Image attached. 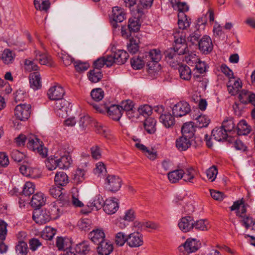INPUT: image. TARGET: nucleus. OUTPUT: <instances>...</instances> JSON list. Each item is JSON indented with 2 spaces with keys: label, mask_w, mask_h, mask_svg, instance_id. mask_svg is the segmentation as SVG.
I'll use <instances>...</instances> for the list:
<instances>
[{
  "label": "nucleus",
  "mask_w": 255,
  "mask_h": 255,
  "mask_svg": "<svg viewBox=\"0 0 255 255\" xmlns=\"http://www.w3.org/2000/svg\"><path fill=\"white\" fill-rule=\"evenodd\" d=\"M143 57L145 59L146 66L148 67V72L150 73H156L161 70L159 61L161 59L162 55L161 51L159 49H153L149 52L143 54Z\"/></svg>",
  "instance_id": "obj_1"
},
{
  "label": "nucleus",
  "mask_w": 255,
  "mask_h": 255,
  "mask_svg": "<svg viewBox=\"0 0 255 255\" xmlns=\"http://www.w3.org/2000/svg\"><path fill=\"white\" fill-rule=\"evenodd\" d=\"M93 108L100 113H107L110 118L115 121H119L123 113L120 105L112 104L109 106L107 104L100 105L97 103H90Z\"/></svg>",
  "instance_id": "obj_2"
},
{
  "label": "nucleus",
  "mask_w": 255,
  "mask_h": 255,
  "mask_svg": "<svg viewBox=\"0 0 255 255\" xmlns=\"http://www.w3.org/2000/svg\"><path fill=\"white\" fill-rule=\"evenodd\" d=\"M187 29L179 28L175 30L173 33L175 45L173 48L175 52L179 55L186 54L188 51V48L186 40L185 30Z\"/></svg>",
  "instance_id": "obj_3"
},
{
  "label": "nucleus",
  "mask_w": 255,
  "mask_h": 255,
  "mask_svg": "<svg viewBox=\"0 0 255 255\" xmlns=\"http://www.w3.org/2000/svg\"><path fill=\"white\" fill-rule=\"evenodd\" d=\"M177 8L179 11L178 14V24L179 28L187 29L191 24V19L185 14L189 10L188 6L185 2H178L176 4Z\"/></svg>",
  "instance_id": "obj_4"
},
{
  "label": "nucleus",
  "mask_w": 255,
  "mask_h": 255,
  "mask_svg": "<svg viewBox=\"0 0 255 255\" xmlns=\"http://www.w3.org/2000/svg\"><path fill=\"white\" fill-rule=\"evenodd\" d=\"M140 19L138 17H133L129 19L128 25V29L126 26H123L121 28L122 35L124 37L129 38L131 37L132 32H138L140 27Z\"/></svg>",
  "instance_id": "obj_5"
},
{
  "label": "nucleus",
  "mask_w": 255,
  "mask_h": 255,
  "mask_svg": "<svg viewBox=\"0 0 255 255\" xmlns=\"http://www.w3.org/2000/svg\"><path fill=\"white\" fill-rule=\"evenodd\" d=\"M27 147L30 150L37 152L42 157L46 155V149L44 148L42 142L33 134H31L28 136Z\"/></svg>",
  "instance_id": "obj_6"
},
{
  "label": "nucleus",
  "mask_w": 255,
  "mask_h": 255,
  "mask_svg": "<svg viewBox=\"0 0 255 255\" xmlns=\"http://www.w3.org/2000/svg\"><path fill=\"white\" fill-rule=\"evenodd\" d=\"M126 12L122 8L118 6L113 8L112 13L110 16V23L114 29L120 27L119 23L126 19Z\"/></svg>",
  "instance_id": "obj_7"
},
{
  "label": "nucleus",
  "mask_w": 255,
  "mask_h": 255,
  "mask_svg": "<svg viewBox=\"0 0 255 255\" xmlns=\"http://www.w3.org/2000/svg\"><path fill=\"white\" fill-rule=\"evenodd\" d=\"M31 105L27 104H20L14 109V115L16 118L20 120L24 121L28 119L31 113Z\"/></svg>",
  "instance_id": "obj_8"
},
{
  "label": "nucleus",
  "mask_w": 255,
  "mask_h": 255,
  "mask_svg": "<svg viewBox=\"0 0 255 255\" xmlns=\"http://www.w3.org/2000/svg\"><path fill=\"white\" fill-rule=\"evenodd\" d=\"M191 111V107L188 103L185 101H180L176 104L172 108V113L174 116L181 117L186 116Z\"/></svg>",
  "instance_id": "obj_9"
},
{
  "label": "nucleus",
  "mask_w": 255,
  "mask_h": 255,
  "mask_svg": "<svg viewBox=\"0 0 255 255\" xmlns=\"http://www.w3.org/2000/svg\"><path fill=\"white\" fill-rule=\"evenodd\" d=\"M105 185L108 190L115 192L120 189L122 185V179L119 176L114 175H109L106 178Z\"/></svg>",
  "instance_id": "obj_10"
},
{
  "label": "nucleus",
  "mask_w": 255,
  "mask_h": 255,
  "mask_svg": "<svg viewBox=\"0 0 255 255\" xmlns=\"http://www.w3.org/2000/svg\"><path fill=\"white\" fill-rule=\"evenodd\" d=\"M33 220L38 224H44L49 222L51 217L48 211L35 209L32 214Z\"/></svg>",
  "instance_id": "obj_11"
},
{
  "label": "nucleus",
  "mask_w": 255,
  "mask_h": 255,
  "mask_svg": "<svg viewBox=\"0 0 255 255\" xmlns=\"http://www.w3.org/2000/svg\"><path fill=\"white\" fill-rule=\"evenodd\" d=\"M200 247V243L195 239H188L183 244L178 247L181 252L185 251L188 253L196 252Z\"/></svg>",
  "instance_id": "obj_12"
},
{
  "label": "nucleus",
  "mask_w": 255,
  "mask_h": 255,
  "mask_svg": "<svg viewBox=\"0 0 255 255\" xmlns=\"http://www.w3.org/2000/svg\"><path fill=\"white\" fill-rule=\"evenodd\" d=\"M70 103L64 99L56 101L55 104L54 110L59 117H64L69 111Z\"/></svg>",
  "instance_id": "obj_13"
},
{
  "label": "nucleus",
  "mask_w": 255,
  "mask_h": 255,
  "mask_svg": "<svg viewBox=\"0 0 255 255\" xmlns=\"http://www.w3.org/2000/svg\"><path fill=\"white\" fill-rule=\"evenodd\" d=\"M199 49L204 54H209L213 50V45L211 38L204 35L198 42Z\"/></svg>",
  "instance_id": "obj_14"
},
{
  "label": "nucleus",
  "mask_w": 255,
  "mask_h": 255,
  "mask_svg": "<svg viewBox=\"0 0 255 255\" xmlns=\"http://www.w3.org/2000/svg\"><path fill=\"white\" fill-rule=\"evenodd\" d=\"M143 243L142 235L138 232H134L128 236L127 243L131 248L141 246Z\"/></svg>",
  "instance_id": "obj_15"
},
{
  "label": "nucleus",
  "mask_w": 255,
  "mask_h": 255,
  "mask_svg": "<svg viewBox=\"0 0 255 255\" xmlns=\"http://www.w3.org/2000/svg\"><path fill=\"white\" fill-rule=\"evenodd\" d=\"M188 63L189 65L194 64L195 70L199 74H203L206 71V64L205 62L201 61L195 54L191 56L188 60Z\"/></svg>",
  "instance_id": "obj_16"
},
{
  "label": "nucleus",
  "mask_w": 255,
  "mask_h": 255,
  "mask_svg": "<svg viewBox=\"0 0 255 255\" xmlns=\"http://www.w3.org/2000/svg\"><path fill=\"white\" fill-rule=\"evenodd\" d=\"M64 94V90L60 86L51 87L48 91L47 95L51 100H59L62 99Z\"/></svg>",
  "instance_id": "obj_17"
},
{
  "label": "nucleus",
  "mask_w": 255,
  "mask_h": 255,
  "mask_svg": "<svg viewBox=\"0 0 255 255\" xmlns=\"http://www.w3.org/2000/svg\"><path fill=\"white\" fill-rule=\"evenodd\" d=\"M195 221L193 218L190 216L183 217L178 223L179 228L184 232L190 231L194 228Z\"/></svg>",
  "instance_id": "obj_18"
},
{
  "label": "nucleus",
  "mask_w": 255,
  "mask_h": 255,
  "mask_svg": "<svg viewBox=\"0 0 255 255\" xmlns=\"http://www.w3.org/2000/svg\"><path fill=\"white\" fill-rule=\"evenodd\" d=\"M179 56L175 50L172 49H168L165 52V58L172 67H175L179 64L181 61Z\"/></svg>",
  "instance_id": "obj_19"
},
{
  "label": "nucleus",
  "mask_w": 255,
  "mask_h": 255,
  "mask_svg": "<svg viewBox=\"0 0 255 255\" xmlns=\"http://www.w3.org/2000/svg\"><path fill=\"white\" fill-rule=\"evenodd\" d=\"M34 53V60L38 61L41 65H47L48 66H52L53 61L50 56L46 53H42L38 50H35Z\"/></svg>",
  "instance_id": "obj_20"
},
{
  "label": "nucleus",
  "mask_w": 255,
  "mask_h": 255,
  "mask_svg": "<svg viewBox=\"0 0 255 255\" xmlns=\"http://www.w3.org/2000/svg\"><path fill=\"white\" fill-rule=\"evenodd\" d=\"M239 99L242 103H251L255 106V94L251 92L242 90L239 94Z\"/></svg>",
  "instance_id": "obj_21"
},
{
  "label": "nucleus",
  "mask_w": 255,
  "mask_h": 255,
  "mask_svg": "<svg viewBox=\"0 0 255 255\" xmlns=\"http://www.w3.org/2000/svg\"><path fill=\"white\" fill-rule=\"evenodd\" d=\"M97 248V252L101 255H109L113 251L112 244L108 241L104 240L98 244Z\"/></svg>",
  "instance_id": "obj_22"
},
{
  "label": "nucleus",
  "mask_w": 255,
  "mask_h": 255,
  "mask_svg": "<svg viewBox=\"0 0 255 255\" xmlns=\"http://www.w3.org/2000/svg\"><path fill=\"white\" fill-rule=\"evenodd\" d=\"M119 209V205L117 201L114 200V198L107 199L103 206L104 211L108 214H113L115 213Z\"/></svg>",
  "instance_id": "obj_23"
},
{
  "label": "nucleus",
  "mask_w": 255,
  "mask_h": 255,
  "mask_svg": "<svg viewBox=\"0 0 255 255\" xmlns=\"http://www.w3.org/2000/svg\"><path fill=\"white\" fill-rule=\"evenodd\" d=\"M57 161V165L61 169H67L69 167L71 162V158L68 152L64 154L59 158L55 157Z\"/></svg>",
  "instance_id": "obj_24"
},
{
  "label": "nucleus",
  "mask_w": 255,
  "mask_h": 255,
  "mask_svg": "<svg viewBox=\"0 0 255 255\" xmlns=\"http://www.w3.org/2000/svg\"><path fill=\"white\" fill-rule=\"evenodd\" d=\"M174 115L169 112H165L160 115L159 121L167 128L173 127L175 124Z\"/></svg>",
  "instance_id": "obj_25"
},
{
  "label": "nucleus",
  "mask_w": 255,
  "mask_h": 255,
  "mask_svg": "<svg viewBox=\"0 0 255 255\" xmlns=\"http://www.w3.org/2000/svg\"><path fill=\"white\" fill-rule=\"evenodd\" d=\"M242 87V82L239 80H236L234 77L230 79L227 83L228 90L232 95H236Z\"/></svg>",
  "instance_id": "obj_26"
},
{
  "label": "nucleus",
  "mask_w": 255,
  "mask_h": 255,
  "mask_svg": "<svg viewBox=\"0 0 255 255\" xmlns=\"http://www.w3.org/2000/svg\"><path fill=\"white\" fill-rule=\"evenodd\" d=\"M89 238L95 244H98L105 239V233L102 230H93L89 234Z\"/></svg>",
  "instance_id": "obj_27"
},
{
  "label": "nucleus",
  "mask_w": 255,
  "mask_h": 255,
  "mask_svg": "<svg viewBox=\"0 0 255 255\" xmlns=\"http://www.w3.org/2000/svg\"><path fill=\"white\" fill-rule=\"evenodd\" d=\"M30 86L34 90H38L41 87V81L40 74L37 72L31 73L29 76Z\"/></svg>",
  "instance_id": "obj_28"
},
{
  "label": "nucleus",
  "mask_w": 255,
  "mask_h": 255,
  "mask_svg": "<svg viewBox=\"0 0 255 255\" xmlns=\"http://www.w3.org/2000/svg\"><path fill=\"white\" fill-rule=\"evenodd\" d=\"M192 140L188 137L182 135L176 139V146L180 151L186 150L190 147Z\"/></svg>",
  "instance_id": "obj_29"
},
{
  "label": "nucleus",
  "mask_w": 255,
  "mask_h": 255,
  "mask_svg": "<svg viewBox=\"0 0 255 255\" xmlns=\"http://www.w3.org/2000/svg\"><path fill=\"white\" fill-rule=\"evenodd\" d=\"M195 131V127L193 122L186 123L182 127V135L191 139L194 135Z\"/></svg>",
  "instance_id": "obj_30"
},
{
  "label": "nucleus",
  "mask_w": 255,
  "mask_h": 255,
  "mask_svg": "<svg viewBox=\"0 0 255 255\" xmlns=\"http://www.w3.org/2000/svg\"><path fill=\"white\" fill-rule=\"evenodd\" d=\"M212 135L218 141L226 139L228 136V132L222 127H216L213 129Z\"/></svg>",
  "instance_id": "obj_31"
},
{
  "label": "nucleus",
  "mask_w": 255,
  "mask_h": 255,
  "mask_svg": "<svg viewBox=\"0 0 255 255\" xmlns=\"http://www.w3.org/2000/svg\"><path fill=\"white\" fill-rule=\"evenodd\" d=\"M236 130L239 135H247L250 133L251 127L248 125L246 121L242 120L238 124Z\"/></svg>",
  "instance_id": "obj_32"
},
{
  "label": "nucleus",
  "mask_w": 255,
  "mask_h": 255,
  "mask_svg": "<svg viewBox=\"0 0 255 255\" xmlns=\"http://www.w3.org/2000/svg\"><path fill=\"white\" fill-rule=\"evenodd\" d=\"M45 199L43 194L39 192L34 194L31 200V206L34 208H38L44 204Z\"/></svg>",
  "instance_id": "obj_33"
},
{
  "label": "nucleus",
  "mask_w": 255,
  "mask_h": 255,
  "mask_svg": "<svg viewBox=\"0 0 255 255\" xmlns=\"http://www.w3.org/2000/svg\"><path fill=\"white\" fill-rule=\"evenodd\" d=\"M178 71L180 74V77L184 80H189L191 78V70L186 65L181 64L179 65Z\"/></svg>",
  "instance_id": "obj_34"
},
{
  "label": "nucleus",
  "mask_w": 255,
  "mask_h": 255,
  "mask_svg": "<svg viewBox=\"0 0 255 255\" xmlns=\"http://www.w3.org/2000/svg\"><path fill=\"white\" fill-rule=\"evenodd\" d=\"M54 181L56 185L65 186L68 183V176L63 171L58 172L55 174Z\"/></svg>",
  "instance_id": "obj_35"
},
{
  "label": "nucleus",
  "mask_w": 255,
  "mask_h": 255,
  "mask_svg": "<svg viewBox=\"0 0 255 255\" xmlns=\"http://www.w3.org/2000/svg\"><path fill=\"white\" fill-rule=\"evenodd\" d=\"M75 250L77 253L81 255H87L91 251V247L89 242L84 241L77 244L75 248Z\"/></svg>",
  "instance_id": "obj_36"
},
{
  "label": "nucleus",
  "mask_w": 255,
  "mask_h": 255,
  "mask_svg": "<svg viewBox=\"0 0 255 255\" xmlns=\"http://www.w3.org/2000/svg\"><path fill=\"white\" fill-rule=\"evenodd\" d=\"M145 59L142 56L133 57L130 59V63L132 67L134 69H140L145 64L146 65Z\"/></svg>",
  "instance_id": "obj_37"
},
{
  "label": "nucleus",
  "mask_w": 255,
  "mask_h": 255,
  "mask_svg": "<svg viewBox=\"0 0 255 255\" xmlns=\"http://www.w3.org/2000/svg\"><path fill=\"white\" fill-rule=\"evenodd\" d=\"M114 54L116 57V63L118 65L124 64L129 57L128 54L123 50H119Z\"/></svg>",
  "instance_id": "obj_38"
},
{
  "label": "nucleus",
  "mask_w": 255,
  "mask_h": 255,
  "mask_svg": "<svg viewBox=\"0 0 255 255\" xmlns=\"http://www.w3.org/2000/svg\"><path fill=\"white\" fill-rule=\"evenodd\" d=\"M156 120L151 118L149 117L147 118L144 123V127L146 131L150 133H154L156 131Z\"/></svg>",
  "instance_id": "obj_39"
},
{
  "label": "nucleus",
  "mask_w": 255,
  "mask_h": 255,
  "mask_svg": "<svg viewBox=\"0 0 255 255\" xmlns=\"http://www.w3.org/2000/svg\"><path fill=\"white\" fill-rule=\"evenodd\" d=\"M184 174V170L181 169H177L168 174V177L170 181L174 183L178 182L180 179L182 178Z\"/></svg>",
  "instance_id": "obj_40"
},
{
  "label": "nucleus",
  "mask_w": 255,
  "mask_h": 255,
  "mask_svg": "<svg viewBox=\"0 0 255 255\" xmlns=\"http://www.w3.org/2000/svg\"><path fill=\"white\" fill-rule=\"evenodd\" d=\"M88 76L91 82L96 83L102 79L103 75L101 70L93 69L88 72Z\"/></svg>",
  "instance_id": "obj_41"
},
{
  "label": "nucleus",
  "mask_w": 255,
  "mask_h": 255,
  "mask_svg": "<svg viewBox=\"0 0 255 255\" xmlns=\"http://www.w3.org/2000/svg\"><path fill=\"white\" fill-rule=\"evenodd\" d=\"M104 203H105L102 197L100 195H98L95 196L92 202L89 203L88 206L90 207L92 210L95 209L97 211L103 207Z\"/></svg>",
  "instance_id": "obj_42"
},
{
  "label": "nucleus",
  "mask_w": 255,
  "mask_h": 255,
  "mask_svg": "<svg viewBox=\"0 0 255 255\" xmlns=\"http://www.w3.org/2000/svg\"><path fill=\"white\" fill-rule=\"evenodd\" d=\"M196 171L192 167H189L186 168L184 170V174L183 175L182 178L186 182H189L190 183L195 182V176Z\"/></svg>",
  "instance_id": "obj_43"
},
{
  "label": "nucleus",
  "mask_w": 255,
  "mask_h": 255,
  "mask_svg": "<svg viewBox=\"0 0 255 255\" xmlns=\"http://www.w3.org/2000/svg\"><path fill=\"white\" fill-rule=\"evenodd\" d=\"M63 188L59 186H52L49 189L50 194L55 198L59 201L64 200V195L62 190Z\"/></svg>",
  "instance_id": "obj_44"
},
{
  "label": "nucleus",
  "mask_w": 255,
  "mask_h": 255,
  "mask_svg": "<svg viewBox=\"0 0 255 255\" xmlns=\"http://www.w3.org/2000/svg\"><path fill=\"white\" fill-rule=\"evenodd\" d=\"M196 125L199 128L207 127L210 122V120L206 115H200L195 118Z\"/></svg>",
  "instance_id": "obj_45"
},
{
  "label": "nucleus",
  "mask_w": 255,
  "mask_h": 255,
  "mask_svg": "<svg viewBox=\"0 0 255 255\" xmlns=\"http://www.w3.org/2000/svg\"><path fill=\"white\" fill-rule=\"evenodd\" d=\"M128 38L129 39V42L127 45L128 50L130 53L134 54L139 49V39L137 38L134 39L133 37Z\"/></svg>",
  "instance_id": "obj_46"
},
{
  "label": "nucleus",
  "mask_w": 255,
  "mask_h": 255,
  "mask_svg": "<svg viewBox=\"0 0 255 255\" xmlns=\"http://www.w3.org/2000/svg\"><path fill=\"white\" fill-rule=\"evenodd\" d=\"M34 4L36 9L47 11L50 3L48 0H34Z\"/></svg>",
  "instance_id": "obj_47"
},
{
  "label": "nucleus",
  "mask_w": 255,
  "mask_h": 255,
  "mask_svg": "<svg viewBox=\"0 0 255 255\" xmlns=\"http://www.w3.org/2000/svg\"><path fill=\"white\" fill-rule=\"evenodd\" d=\"M56 231L53 228L47 227L45 228L41 234V238L51 240L56 234Z\"/></svg>",
  "instance_id": "obj_48"
},
{
  "label": "nucleus",
  "mask_w": 255,
  "mask_h": 255,
  "mask_svg": "<svg viewBox=\"0 0 255 255\" xmlns=\"http://www.w3.org/2000/svg\"><path fill=\"white\" fill-rule=\"evenodd\" d=\"M17 255H26L27 253V245L26 242L20 241L15 247Z\"/></svg>",
  "instance_id": "obj_49"
},
{
  "label": "nucleus",
  "mask_w": 255,
  "mask_h": 255,
  "mask_svg": "<svg viewBox=\"0 0 255 255\" xmlns=\"http://www.w3.org/2000/svg\"><path fill=\"white\" fill-rule=\"evenodd\" d=\"M34 184L31 182H26L23 188L22 195L29 196L34 192Z\"/></svg>",
  "instance_id": "obj_50"
},
{
  "label": "nucleus",
  "mask_w": 255,
  "mask_h": 255,
  "mask_svg": "<svg viewBox=\"0 0 255 255\" xmlns=\"http://www.w3.org/2000/svg\"><path fill=\"white\" fill-rule=\"evenodd\" d=\"M104 96V92L101 88H97L92 90L91 96L96 102H99L103 99Z\"/></svg>",
  "instance_id": "obj_51"
},
{
  "label": "nucleus",
  "mask_w": 255,
  "mask_h": 255,
  "mask_svg": "<svg viewBox=\"0 0 255 255\" xmlns=\"http://www.w3.org/2000/svg\"><path fill=\"white\" fill-rule=\"evenodd\" d=\"M194 228L197 230L207 231L210 228L208 221L206 220H199L195 222Z\"/></svg>",
  "instance_id": "obj_52"
},
{
  "label": "nucleus",
  "mask_w": 255,
  "mask_h": 255,
  "mask_svg": "<svg viewBox=\"0 0 255 255\" xmlns=\"http://www.w3.org/2000/svg\"><path fill=\"white\" fill-rule=\"evenodd\" d=\"M221 127L227 132H230L233 130L236 131L235 124L232 119L224 120Z\"/></svg>",
  "instance_id": "obj_53"
},
{
  "label": "nucleus",
  "mask_w": 255,
  "mask_h": 255,
  "mask_svg": "<svg viewBox=\"0 0 255 255\" xmlns=\"http://www.w3.org/2000/svg\"><path fill=\"white\" fill-rule=\"evenodd\" d=\"M121 109L122 110V113L124 111L126 112V113L134 109V104L132 101L130 100H127L125 101L122 102L121 105H120Z\"/></svg>",
  "instance_id": "obj_54"
},
{
  "label": "nucleus",
  "mask_w": 255,
  "mask_h": 255,
  "mask_svg": "<svg viewBox=\"0 0 255 255\" xmlns=\"http://www.w3.org/2000/svg\"><path fill=\"white\" fill-rule=\"evenodd\" d=\"M14 59L13 54L9 49L4 50L2 54V60L6 64H9L12 62Z\"/></svg>",
  "instance_id": "obj_55"
},
{
  "label": "nucleus",
  "mask_w": 255,
  "mask_h": 255,
  "mask_svg": "<svg viewBox=\"0 0 255 255\" xmlns=\"http://www.w3.org/2000/svg\"><path fill=\"white\" fill-rule=\"evenodd\" d=\"M74 65L75 70L78 72H83L87 70L90 66L89 63L87 62H82L79 60L75 62L74 63Z\"/></svg>",
  "instance_id": "obj_56"
},
{
  "label": "nucleus",
  "mask_w": 255,
  "mask_h": 255,
  "mask_svg": "<svg viewBox=\"0 0 255 255\" xmlns=\"http://www.w3.org/2000/svg\"><path fill=\"white\" fill-rule=\"evenodd\" d=\"M85 171L81 169L78 168L75 171L74 175L73 180L75 182L79 183L82 182L85 179Z\"/></svg>",
  "instance_id": "obj_57"
},
{
  "label": "nucleus",
  "mask_w": 255,
  "mask_h": 255,
  "mask_svg": "<svg viewBox=\"0 0 255 255\" xmlns=\"http://www.w3.org/2000/svg\"><path fill=\"white\" fill-rule=\"evenodd\" d=\"M128 240V237L123 232L117 233L115 237V243L119 246H123Z\"/></svg>",
  "instance_id": "obj_58"
},
{
  "label": "nucleus",
  "mask_w": 255,
  "mask_h": 255,
  "mask_svg": "<svg viewBox=\"0 0 255 255\" xmlns=\"http://www.w3.org/2000/svg\"><path fill=\"white\" fill-rule=\"evenodd\" d=\"M91 225L90 220L85 218L80 220L78 223V226L81 230L86 231L90 229Z\"/></svg>",
  "instance_id": "obj_59"
},
{
  "label": "nucleus",
  "mask_w": 255,
  "mask_h": 255,
  "mask_svg": "<svg viewBox=\"0 0 255 255\" xmlns=\"http://www.w3.org/2000/svg\"><path fill=\"white\" fill-rule=\"evenodd\" d=\"M218 174V170L217 167L215 166H213L210 167L206 171V175L208 178L211 180V181H213L216 179V176Z\"/></svg>",
  "instance_id": "obj_60"
},
{
  "label": "nucleus",
  "mask_w": 255,
  "mask_h": 255,
  "mask_svg": "<svg viewBox=\"0 0 255 255\" xmlns=\"http://www.w3.org/2000/svg\"><path fill=\"white\" fill-rule=\"evenodd\" d=\"M138 111L139 114L144 117L149 116L152 114V108L148 105L141 106L138 108Z\"/></svg>",
  "instance_id": "obj_61"
},
{
  "label": "nucleus",
  "mask_w": 255,
  "mask_h": 255,
  "mask_svg": "<svg viewBox=\"0 0 255 255\" xmlns=\"http://www.w3.org/2000/svg\"><path fill=\"white\" fill-rule=\"evenodd\" d=\"M92 122L90 117L85 116L80 118L79 121V124L80 127L83 129H84L89 124H91Z\"/></svg>",
  "instance_id": "obj_62"
},
{
  "label": "nucleus",
  "mask_w": 255,
  "mask_h": 255,
  "mask_svg": "<svg viewBox=\"0 0 255 255\" xmlns=\"http://www.w3.org/2000/svg\"><path fill=\"white\" fill-rule=\"evenodd\" d=\"M29 248L32 251H35L38 247L42 246L41 242L38 239L32 238L29 241Z\"/></svg>",
  "instance_id": "obj_63"
},
{
  "label": "nucleus",
  "mask_w": 255,
  "mask_h": 255,
  "mask_svg": "<svg viewBox=\"0 0 255 255\" xmlns=\"http://www.w3.org/2000/svg\"><path fill=\"white\" fill-rule=\"evenodd\" d=\"M91 156L95 159H99L101 157V150L98 145L92 146L90 148Z\"/></svg>",
  "instance_id": "obj_64"
}]
</instances>
